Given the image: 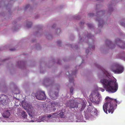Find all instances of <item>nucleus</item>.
<instances>
[{"label":"nucleus","instance_id":"nucleus-22","mask_svg":"<svg viewBox=\"0 0 125 125\" xmlns=\"http://www.w3.org/2000/svg\"><path fill=\"white\" fill-rule=\"evenodd\" d=\"M28 115H29V116H30V118H32V117L33 116V113L32 112H31V113L29 112V113H28Z\"/></svg>","mask_w":125,"mask_h":125},{"label":"nucleus","instance_id":"nucleus-14","mask_svg":"<svg viewBox=\"0 0 125 125\" xmlns=\"http://www.w3.org/2000/svg\"><path fill=\"white\" fill-rule=\"evenodd\" d=\"M97 21H98V26L100 28H102L103 26V25L104 24L103 20L101 19H100L97 20Z\"/></svg>","mask_w":125,"mask_h":125},{"label":"nucleus","instance_id":"nucleus-27","mask_svg":"<svg viewBox=\"0 0 125 125\" xmlns=\"http://www.w3.org/2000/svg\"><path fill=\"white\" fill-rule=\"evenodd\" d=\"M121 25L124 27H125V23H124V22H121Z\"/></svg>","mask_w":125,"mask_h":125},{"label":"nucleus","instance_id":"nucleus-37","mask_svg":"<svg viewBox=\"0 0 125 125\" xmlns=\"http://www.w3.org/2000/svg\"><path fill=\"white\" fill-rule=\"evenodd\" d=\"M99 65H96V66L97 67H99Z\"/></svg>","mask_w":125,"mask_h":125},{"label":"nucleus","instance_id":"nucleus-13","mask_svg":"<svg viewBox=\"0 0 125 125\" xmlns=\"http://www.w3.org/2000/svg\"><path fill=\"white\" fill-rule=\"evenodd\" d=\"M87 42L88 43L89 45L88 49L86 50V52L87 54H88L89 52V50L90 49H91L93 50H94V49L95 47L94 45H93L89 43L88 42Z\"/></svg>","mask_w":125,"mask_h":125},{"label":"nucleus","instance_id":"nucleus-11","mask_svg":"<svg viewBox=\"0 0 125 125\" xmlns=\"http://www.w3.org/2000/svg\"><path fill=\"white\" fill-rule=\"evenodd\" d=\"M10 115V111L9 110H7L4 112L2 114V115L3 118H7L9 117Z\"/></svg>","mask_w":125,"mask_h":125},{"label":"nucleus","instance_id":"nucleus-1","mask_svg":"<svg viewBox=\"0 0 125 125\" xmlns=\"http://www.w3.org/2000/svg\"><path fill=\"white\" fill-rule=\"evenodd\" d=\"M118 102L116 99L111 98L109 97H106L105 101L103 105V109L104 111L107 114L108 111L109 113L112 114L114 110L117 107V104Z\"/></svg>","mask_w":125,"mask_h":125},{"label":"nucleus","instance_id":"nucleus-35","mask_svg":"<svg viewBox=\"0 0 125 125\" xmlns=\"http://www.w3.org/2000/svg\"><path fill=\"white\" fill-rule=\"evenodd\" d=\"M84 24V23L83 22H80V24Z\"/></svg>","mask_w":125,"mask_h":125},{"label":"nucleus","instance_id":"nucleus-10","mask_svg":"<svg viewBox=\"0 0 125 125\" xmlns=\"http://www.w3.org/2000/svg\"><path fill=\"white\" fill-rule=\"evenodd\" d=\"M22 106L26 110H29L30 109H33L32 105L28 103L25 102L23 103L22 104Z\"/></svg>","mask_w":125,"mask_h":125},{"label":"nucleus","instance_id":"nucleus-5","mask_svg":"<svg viewBox=\"0 0 125 125\" xmlns=\"http://www.w3.org/2000/svg\"><path fill=\"white\" fill-rule=\"evenodd\" d=\"M35 97L37 99L39 100H44L46 99L45 93L43 92H37L35 94Z\"/></svg>","mask_w":125,"mask_h":125},{"label":"nucleus","instance_id":"nucleus-28","mask_svg":"<svg viewBox=\"0 0 125 125\" xmlns=\"http://www.w3.org/2000/svg\"><path fill=\"white\" fill-rule=\"evenodd\" d=\"M100 91H101L102 92H104V90L103 88H100L99 89Z\"/></svg>","mask_w":125,"mask_h":125},{"label":"nucleus","instance_id":"nucleus-6","mask_svg":"<svg viewBox=\"0 0 125 125\" xmlns=\"http://www.w3.org/2000/svg\"><path fill=\"white\" fill-rule=\"evenodd\" d=\"M66 104L67 106L71 109L78 107V103L75 102L72 100L68 101Z\"/></svg>","mask_w":125,"mask_h":125},{"label":"nucleus","instance_id":"nucleus-33","mask_svg":"<svg viewBox=\"0 0 125 125\" xmlns=\"http://www.w3.org/2000/svg\"><path fill=\"white\" fill-rule=\"evenodd\" d=\"M15 50L14 48H12V49H10V50L11 51H13Z\"/></svg>","mask_w":125,"mask_h":125},{"label":"nucleus","instance_id":"nucleus-2","mask_svg":"<svg viewBox=\"0 0 125 125\" xmlns=\"http://www.w3.org/2000/svg\"><path fill=\"white\" fill-rule=\"evenodd\" d=\"M100 82L103 84L106 91L109 93H115L118 89V84L116 81L103 79L100 80Z\"/></svg>","mask_w":125,"mask_h":125},{"label":"nucleus","instance_id":"nucleus-34","mask_svg":"<svg viewBox=\"0 0 125 125\" xmlns=\"http://www.w3.org/2000/svg\"><path fill=\"white\" fill-rule=\"evenodd\" d=\"M103 12V11H101L100 12H97V15H99V14H98V13H100V14H102V13Z\"/></svg>","mask_w":125,"mask_h":125},{"label":"nucleus","instance_id":"nucleus-23","mask_svg":"<svg viewBox=\"0 0 125 125\" xmlns=\"http://www.w3.org/2000/svg\"><path fill=\"white\" fill-rule=\"evenodd\" d=\"M32 25V23L30 22H29V24H27V28H30L31 27Z\"/></svg>","mask_w":125,"mask_h":125},{"label":"nucleus","instance_id":"nucleus-30","mask_svg":"<svg viewBox=\"0 0 125 125\" xmlns=\"http://www.w3.org/2000/svg\"><path fill=\"white\" fill-rule=\"evenodd\" d=\"M29 7V5H27L26 6V7H25V10H26Z\"/></svg>","mask_w":125,"mask_h":125},{"label":"nucleus","instance_id":"nucleus-4","mask_svg":"<svg viewBox=\"0 0 125 125\" xmlns=\"http://www.w3.org/2000/svg\"><path fill=\"white\" fill-rule=\"evenodd\" d=\"M90 99L92 102H94L98 104L100 102L101 97L100 94H99L96 95L91 94L90 95Z\"/></svg>","mask_w":125,"mask_h":125},{"label":"nucleus","instance_id":"nucleus-19","mask_svg":"<svg viewBox=\"0 0 125 125\" xmlns=\"http://www.w3.org/2000/svg\"><path fill=\"white\" fill-rule=\"evenodd\" d=\"M94 37V36L92 35L91 34H88L87 35V38L90 41H92V39H93Z\"/></svg>","mask_w":125,"mask_h":125},{"label":"nucleus","instance_id":"nucleus-17","mask_svg":"<svg viewBox=\"0 0 125 125\" xmlns=\"http://www.w3.org/2000/svg\"><path fill=\"white\" fill-rule=\"evenodd\" d=\"M75 72H72V74L69 75L68 76H69V82L70 83H71V82L72 83H73V79L70 76L72 75L75 74Z\"/></svg>","mask_w":125,"mask_h":125},{"label":"nucleus","instance_id":"nucleus-3","mask_svg":"<svg viewBox=\"0 0 125 125\" xmlns=\"http://www.w3.org/2000/svg\"><path fill=\"white\" fill-rule=\"evenodd\" d=\"M106 46L109 47L110 48L113 49L115 48L116 45H118L119 47L121 49H125V42H123L121 40L117 39L115 40V44H113L109 40H106Z\"/></svg>","mask_w":125,"mask_h":125},{"label":"nucleus","instance_id":"nucleus-20","mask_svg":"<svg viewBox=\"0 0 125 125\" xmlns=\"http://www.w3.org/2000/svg\"><path fill=\"white\" fill-rule=\"evenodd\" d=\"M51 115L52 116V117H56L59 115L57 113H53Z\"/></svg>","mask_w":125,"mask_h":125},{"label":"nucleus","instance_id":"nucleus-25","mask_svg":"<svg viewBox=\"0 0 125 125\" xmlns=\"http://www.w3.org/2000/svg\"><path fill=\"white\" fill-rule=\"evenodd\" d=\"M94 16V14L93 13H89L88 15L89 17H93Z\"/></svg>","mask_w":125,"mask_h":125},{"label":"nucleus","instance_id":"nucleus-32","mask_svg":"<svg viewBox=\"0 0 125 125\" xmlns=\"http://www.w3.org/2000/svg\"><path fill=\"white\" fill-rule=\"evenodd\" d=\"M73 92V88L72 87L70 88V92L71 93H72Z\"/></svg>","mask_w":125,"mask_h":125},{"label":"nucleus","instance_id":"nucleus-31","mask_svg":"<svg viewBox=\"0 0 125 125\" xmlns=\"http://www.w3.org/2000/svg\"><path fill=\"white\" fill-rule=\"evenodd\" d=\"M45 81H46L47 83H49L50 82V79H47L46 80H45Z\"/></svg>","mask_w":125,"mask_h":125},{"label":"nucleus","instance_id":"nucleus-29","mask_svg":"<svg viewBox=\"0 0 125 125\" xmlns=\"http://www.w3.org/2000/svg\"><path fill=\"white\" fill-rule=\"evenodd\" d=\"M61 43V41H59L57 42V44L58 45L60 46V44Z\"/></svg>","mask_w":125,"mask_h":125},{"label":"nucleus","instance_id":"nucleus-18","mask_svg":"<svg viewBox=\"0 0 125 125\" xmlns=\"http://www.w3.org/2000/svg\"><path fill=\"white\" fill-rule=\"evenodd\" d=\"M21 116L24 119L27 118V115L26 113L23 111H22L21 112Z\"/></svg>","mask_w":125,"mask_h":125},{"label":"nucleus","instance_id":"nucleus-9","mask_svg":"<svg viewBox=\"0 0 125 125\" xmlns=\"http://www.w3.org/2000/svg\"><path fill=\"white\" fill-rule=\"evenodd\" d=\"M60 105V104L57 102H52L51 103V111H54L56 110L55 107L58 106Z\"/></svg>","mask_w":125,"mask_h":125},{"label":"nucleus","instance_id":"nucleus-7","mask_svg":"<svg viewBox=\"0 0 125 125\" xmlns=\"http://www.w3.org/2000/svg\"><path fill=\"white\" fill-rule=\"evenodd\" d=\"M115 67L116 68L115 70L112 68V71L114 73H115L119 74L123 72V68L122 66L119 65H115Z\"/></svg>","mask_w":125,"mask_h":125},{"label":"nucleus","instance_id":"nucleus-21","mask_svg":"<svg viewBox=\"0 0 125 125\" xmlns=\"http://www.w3.org/2000/svg\"><path fill=\"white\" fill-rule=\"evenodd\" d=\"M86 106V105L85 104H83V105H82V108H81V110H80V111H83V109L85 107V106Z\"/></svg>","mask_w":125,"mask_h":125},{"label":"nucleus","instance_id":"nucleus-12","mask_svg":"<svg viewBox=\"0 0 125 125\" xmlns=\"http://www.w3.org/2000/svg\"><path fill=\"white\" fill-rule=\"evenodd\" d=\"M7 96L4 94H2L0 97V101L1 102L2 104L4 105L6 102Z\"/></svg>","mask_w":125,"mask_h":125},{"label":"nucleus","instance_id":"nucleus-15","mask_svg":"<svg viewBox=\"0 0 125 125\" xmlns=\"http://www.w3.org/2000/svg\"><path fill=\"white\" fill-rule=\"evenodd\" d=\"M65 110H62V111L60 112V113H59V115L60 116V117L62 118H64L65 117Z\"/></svg>","mask_w":125,"mask_h":125},{"label":"nucleus","instance_id":"nucleus-36","mask_svg":"<svg viewBox=\"0 0 125 125\" xmlns=\"http://www.w3.org/2000/svg\"><path fill=\"white\" fill-rule=\"evenodd\" d=\"M33 122V121H32V120H29V122Z\"/></svg>","mask_w":125,"mask_h":125},{"label":"nucleus","instance_id":"nucleus-8","mask_svg":"<svg viewBox=\"0 0 125 125\" xmlns=\"http://www.w3.org/2000/svg\"><path fill=\"white\" fill-rule=\"evenodd\" d=\"M50 97L54 100L57 99L58 96V92H51L49 93Z\"/></svg>","mask_w":125,"mask_h":125},{"label":"nucleus","instance_id":"nucleus-16","mask_svg":"<svg viewBox=\"0 0 125 125\" xmlns=\"http://www.w3.org/2000/svg\"><path fill=\"white\" fill-rule=\"evenodd\" d=\"M118 57L122 60L125 61V52H123L121 53V55L118 56Z\"/></svg>","mask_w":125,"mask_h":125},{"label":"nucleus","instance_id":"nucleus-24","mask_svg":"<svg viewBox=\"0 0 125 125\" xmlns=\"http://www.w3.org/2000/svg\"><path fill=\"white\" fill-rule=\"evenodd\" d=\"M87 26L88 27L90 28H91L93 27V25L90 24H87Z\"/></svg>","mask_w":125,"mask_h":125},{"label":"nucleus","instance_id":"nucleus-26","mask_svg":"<svg viewBox=\"0 0 125 125\" xmlns=\"http://www.w3.org/2000/svg\"><path fill=\"white\" fill-rule=\"evenodd\" d=\"M47 117H48V118H54V117H53L52 115H51V114H49L48 115H47Z\"/></svg>","mask_w":125,"mask_h":125}]
</instances>
